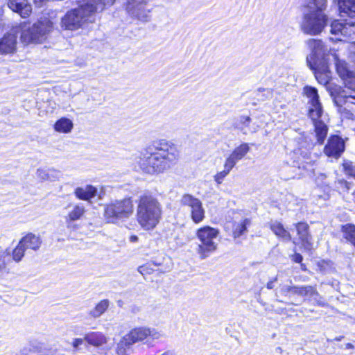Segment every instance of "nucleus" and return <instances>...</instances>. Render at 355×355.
<instances>
[{
    "mask_svg": "<svg viewBox=\"0 0 355 355\" xmlns=\"http://www.w3.org/2000/svg\"><path fill=\"white\" fill-rule=\"evenodd\" d=\"M153 153H141L133 163L137 171L155 175L163 173L175 165L180 157L177 146L168 141L160 140L154 145Z\"/></svg>",
    "mask_w": 355,
    "mask_h": 355,
    "instance_id": "nucleus-1",
    "label": "nucleus"
},
{
    "mask_svg": "<svg viewBox=\"0 0 355 355\" xmlns=\"http://www.w3.org/2000/svg\"><path fill=\"white\" fill-rule=\"evenodd\" d=\"M303 14L300 22V30L306 35H320L329 23L326 13L328 0H304L302 6Z\"/></svg>",
    "mask_w": 355,
    "mask_h": 355,
    "instance_id": "nucleus-2",
    "label": "nucleus"
},
{
    "mask_svg": "<svg viewBox=\"0 0 355 355\" xmlns=\"http://www.w3.org/2000/svg\"><path fill=\"white\" fill-rule=\"evenodd\" d=\"M162 207L157 198L144 193L137 200L136 220L144 230H153L162 219Z\"/></svg>",
    "mask_w": 355,
    "mask_h": 355,
    "instance_id": "nucleus-3",
    "label": "nucleus"
},
{
    "mask_svg": "<svg viewBox=\"0 0 355 355\" xmlns=\"http://www.w3.org/2000/svg\"><path fill=\"white\" fill-rule=\"evenodd\" d=\"M338 6L341 17H349L350 21L335 20L331 24L330 32L336 36L335 40H343L355 36V0H338Z\"/></svg>",
    "mask_w": 355,
    "mask_h": 355,
    "instance_id": "nucleus-4",
    "label": "nucleus"
},
{
    "mask_svg": "<svg viewBox=\"0 0 355 355\" xmlns=\"http://www.w3.org/2000/svg\"><path fill=\"white\" fill-rule=\"evenodd\" d=\"M304 93L309 98L307 102L308 116L314 125L317 141L323 144L328 132V127L322 120L323 109L319 100L318 91L315 87L306 86Z\"/></svg>",
    "mask_w": 355,
    "mask_h": 355,
    "instance_id": "nucleus-5",
    "label": "nucleus"
},
{
    "mask_svg": "<svg viewBox=\"0 0 355 355\" xmlns=\"http://www.w3.org/2000/svg\"><path fill=\"white\" fill-rule=\"evenodd\" d=\"M21 42L27 45L44 42L53 29V22L48 18L40 19L34 24L24 22L21 24Z\"/></svg>",
    "mask_w": 355,
    "mask_h": 355,
    "instance_id": "nucleus-6",
    "label": "nucleus"
},
{
    "mask_svg": "<svg viewBox=\"0 0 355 355\" xmlns=\"http://www.w3.org/2000/svg\"><path fill=\"white\" fill-rule=\"evenodd\" d=\"M218 229L205 225L196 230V236L198 240L196 253L201 259L209 257L216 252L218 246Z\"/></svg>",
    "mask_w": 355,
    "mask_h": 355,
    "instance_id": "nucleus-7",
    "label": "nucleus"
},
{
    "mask_svg": "<svg viewBox=\"0 0 355 355\" xmlns=\"http://www.w3.org/2000/svg\"><path fill=\"white\" fill-rule=\"evenodd\" d=\"M134 206L130 198L117 200L107 205L104 217L107 223H119L129 218L133 214Z\"/></svg>",
    "mask_w": 355,
    "mask_h": 355,
    "instance_id": "nucleus-8",
    "label": "nucleus"
},
{
    "mask_svg": "<svg viewBox=\"0 0 355 355\" xmlns=\"http://www.w3.org/2000/svg\"><path fill=\"white\" fill-rule=\"evenodd\" d=\"M305 45L310 51L306 56L308 66L315 67L317 64L329 62L335 52L329 49L321 40L308 39L305 41Z\"/></svg>",
    "mask_w": 355,
    "mask_h": 355,
    "instance_id": "nucleus-9",
    "label": "nucleus"
},
{
    "mask_svg": "<svg viewBox=\"0 0 355 355\" xmlns=\"http://www.w3.org/2000/svg\"><path fill=\"white\" fill-rule=\"evenodd\" d=\"M89 11L83 7L71 10L61 19V27L73 31L80 28L88 20Z\"/></svg>",
    "mask_w": 355,
    "mask_h": 355,
    "instance_id": "nucleus-10",
    "label": "nucleus"
},
{
    "mask_svg": "<svg viewBox=\"0 0 355 355\" xmlns=\"http://www.w3.org/2000/svg\"><path fill=\"white\" fill-rule=\"evenodd\" d=\"M182 206L187 207L189 216L195 224L202 223L205 218V209L202 202L191 194H184L180 200Z\"/></svg>",
    "mask_w": 355,
    "mask_h": 355,
    "instance_id": "nucleus-11",
    "label": "nucleus"
},
{
    "mask_svg": "<svg viewBox=\"0 0 355 355\" xmlns=\"http://www.w3.org/2000/svg\"><path fill=\"white\" fill-rule=\"evenodd\" d=\"M151 9V6L146 0H130L127 5L129 15L144 22L150 20Z\"/></svg>",
    "mask_w": 355,
    "mask_h": 355,
    "instance_id": "nucleus-12",
    "label": "nucleus"
},
{
    "mask_svg": "<svg viewBox=\"0 0 355 355\" xmlns=\"http://www.w3.org/2000/svg\"><path fill=\"white\" fill-rule=\"evenodd\" d=\"M332 59L335 62L338 74L345 80V87L347 89H355V76L349 70L347 64L339 58V55L334 52Z\"/></svg>",
    "mask_w": 355,
    "mask_h": 355,
    "instance_id": "nucleus-13",
    "label": "nucleus"
},
{
    "mask_svg": "<svg viewBox=\"0 0 355 355\" xmlns=\"http://www.w3.org/2000/svg\"><path fill=\"white\" fill-rule=\"evenodd\" d=\"M345 150V141L338 135H331L324 146L323 152L328 157L338 159Z\"/></svg>",
    "mask_w": 355,
    "mask_h": 355,
    "instance_id": "nucleus-14",
    "label": "nucleus"
},
{
    "mask_svg": "<svg viewBox=\"0 0 355 355\" xmlns=\"http://www.w3.org/2000/svg\"><path fill=\"white\" fill-rule=\"evenodd\" d=\"M250 151L249 144L243 143L235 148L232 153L226 158L225 164L233 168L236 163L241 160Z\"/></svg>",
    "mask_w": 355,
    "mask_h": 355,
    "instance_id": "nucleus-15",
    "label": "nucleus"
},
{
    "mask_svg": "<svg viewBox=\"0 0 355 355\" xmlns=\"http://www.w3.org/2000/svg\"><path fill=\"white\" fill-rule=\"evenodd\" d=\"M309 67L313 71L315 77L320 84L326 85L329 83L331 73L329 68V62L317 64L315 67Z\"/></svg>",
    "mask_w": 355,
    "mask_h": 355,
    "instance_id": "nucleus-16",
    "label": "nucleus"
},
{
    "mask_svg": "<svg viewBox=\"0 0 355 355\" xmlns=\"http://www.w3.org/2000/svg\"><path fill=\"white\" fill-rule=\"evenodd\" d=\"M8 6L23 18L30 16L32 6L28 0H8Z\"/></svg>",
    "mask_w": 355,
    "mask_h": 355,
    "instance_id": "nucleus-17",
    "label": "nucleus"
},
{
    "mask_svg": "<svg viewBox=\"0 0 355 355\" xmlns=\"http://www.w3.org/2000/svg\"><path fill=\"white\" fill-rule=\"evenodd\" d=\"M295 227L302 246L305 250H310L312 248V243L311 237L308 232V225L305 223H299Z\"/></svg>",
    "mask_w": 355,
    "mask_h": 355,
    "instance_id": "nucleus-18",
    "label": "nucleus"
},
{
    "mask_svg": "<svg viewBox=\"0 0 355 355\" xmlns=\"http://www.w3.org/2000/svg\"><path fill=\"white\" fill-rule=\"evenodd\" d=\"M17 40L13 34L6 35L0 40V53H12L15 51Z\"/></svg>",
    "mask_w": 355,
    "mask_h": 355,
    "instance_id": "nucleus-19",
    "label": "nucleus"
},
{
    "mask_svg": "<svg viewBox=\"0 0 355 355\" xmlns=\"http://www.w3.org/2000/svg\"><path fill=\"white\" fill-rule=\"evenodd\" d=\"M20 242L21 243V245H24L26 250L31 249L33 250H37L41 245L42 240L39 236L29 233L24 236L21 239Z\"/></svg>",
    "mask_w": 355,
    "mask_h": 355,
    "instance_id": "nucleus-20",
    "label": "nucleus"
},
{
    "mask_svg": "<svg viewBox=\"0 0 355 355\" xmlns=\"http://www.w3.org/2000/svg\"><path fill=\"white\" fill-rule=\"evenodd\" d=\"M128 340L132 345L147 339V327H137L132 329L128 334L125 335Z\"/></svg>",
    "mask_w": 355,
    "mask_h": 355,
    "instance_id": "nucleus-21",
    "label": "nucleus"
},
{
    "mask_svg": "<svg viewBox=\"0 0 355 355\" xmlns=\"http://www.w3.org/2000/svg\"><path fill=\"white\" fill-rule=\"evenodd\" d=\"M37 177L42 181H55L60 178V173L53 168H39L37 170Z\"/></svg>",
    "mask_w": 355,
    "mask_h": 355,
    "instance_id": "nucleus-22",
    "label": "nucleus"
},
{
    "mask_svg": "<svg viewBox=\"0 0 355 355\" xmlns=\"http://www.w3.org/2000/svg\"><path fill=\"white\" fill-rule=\"evenodd\" d=\"M251 221L249 218H244L233 225L232 234L234 239L239 238L247 232V227L250 226Z\"/></svg>",
    "mask_w": 355,
    "mask_h": 355,
    "instance_id": "nucleus-23",
    "label": "nucleus"
},
{
    "mask_svg": "<svg viewBox=\"0 0 355 355\" xmlns=\"http://www.w3.org/2000/svg\"><path fill=\"white\" fill-rule=\"evenodd\" d=\"M315 287L312 286H289L287 288L288 292H291L293 294L299 295L302 297H308L309 300L313 294H315Z\"/></svg>",
    "mask_w": 355,
    "mask_h": 355,
    "instance_id": "nucleus-24",
    "label": "nucleus"
},
{
    "mask_svg": "<svg viewBox=\"0 0 355 355\" xmlns=\"http://www.w3.org/2000/svg\"><path fill=\"white\" fill-rule=\"evenodd\" d=\"M341 234L346 242L355 248V225L351 223L342 225Z\"/></svg>",
    "mask_w": 355,
    "mask_h": 355,
    "instance_id": "nucleus-25",
    "label": "nucleus"
},
{
    "mask_svg": "<svg viewBox=\"0 0 355 355\" xmlns=\"http://www.w3.org/2000/svg\"><path fill=\"white\" fill-rule=\"evenodd\" d=\"M73 127V122L67 118H61L54 124V129L56 132L60 133H69Z\"/></svg>",
    "mask_w": 355,
    "mask_h": 355,
    "instance_id": "nucleus-26",
    "label": "nucleus"
},
{
    "mask_svg": "<svg viewBox=\"0 0 355 355\" xmlns=\"http://www.w3.org/2000/svg\"><path fill=\"white\" fill-rule=\"evenodd\" d=\"M270 228L275 235L285 241H290L291 239L290 233L284 229L283 225L277 221L271 223Z\"/></svg>",
    "mask_w": 355,
    "mask_h": 355,
    "instance_id": "nucleus-27",
    "label": "nucleus"
},
{
    "mask_svg": "<svg viewBox=\"0 0 355 355\" xmlns=\"http://www.w3.org/2000/svg\"><path fill=\"white\" fill-rule=\"evenodd\" d=\"M85 207L80 205H76L73 209L65 216V220L67 226H70V223L80 219L84 214Z\"/></svg>",
    "mask_w": 355,
    "mask_h": 355,
    "instance_id": "nucleus-28",
    "label": "nucleus"
},
{
    "mask_svg": "<svg viewBox=\"0 0 355 355\" xmlns=\"http://www.w3.org/2000/svg\"><path fill=\"white\" fill-rule=\"evenodd\" d=\"M105 193L104 187L101 185H90V205L101 200L105 196Z\"/></svg>",
    "mask_w": 355,
    "mask_h": 355,
    "instance_id": "nucleus-29",
    "label": "nucleus"
},
{
    "mask_svg": "<svg viewBox=\"0 0 355 355\" xmlns=\"http://www.w3.org/2000/svg\"><path fill=\"white\" fill-rule=\"evenodd\" d=\"M132 345L130 341L124 336L117 344L116 349L117 355H128Z\"/></svg>",
    "mask_w": 355,
    "mask_h": 355,
    "instance_id": "nucleus-30",
    "label": "nucleus"
},
{
    "mask_svg": "<svg viewBox=\"0 0 355 355\" xmlns=\"http://www.w3.org/2000/svg\"><path fill=\"white\" fill-rule=\"evenodd\" d=\"M115 0H90V13L101 12L106 6L112 5Z\"/></svg>",
    "mask_w": 355,
    "mask_h": 355,
    "instance_id": "nucleus-31",
    "label": "nucleus"
},
{
    "mask_svg": "<svg viewBox=\"0 0 355 355\" xmlns=\"http://www.w3.org/2000/svg\"><path fill=\"white\" fill-rule=\"evenodd\" d=\"M107 342V338L103 334L98 332L90 334V345L104 347Z\"/></svg>",
    "mask_w": 355,
    "mask_h": 355,
    "instance_id": "nucleus-32",
    "label": "nucleus"
},
{
    "mask_svg": "<svg viewBox=\"0 0 355 355\" xmlns=\"http://www.w3.org/2000/svg\"><path fill=\"white\" fill-rule=\"evenodd\" d=\"M110 305L108 300H103L100 301L94 307V309L90 311V315L94 318L100 317L105 311L107 309Z\"/></svg>",
    "mask_w": 355,
    "mask_h": 355,
    "instance_id": "nucleus-33",
    "label": "nucleus"
},
{
    "mask_svg": "<svg viewBox=\"0 0 355 355\" xmlns=\"http://www.w3.org/2000/svg\"><path fill=\"white\" fill-rule=\"evenodd\" d=\"M223 167H224V168L222 171L218 172L214 175V180L218 184H220L223 182L225 178L230 173V172L232 169L230 167H229L227 164H225V163H224Z\"/></svg>",
    "mask_w": 355,
    "mask_h": 355,
    "instance_id": "nucleus-34",
    "label": "nucleus"
},
{
    "mask_svg": "<svg viewBox=\"0 0 355 355\" xmlns=\"http://www.w3.org/2000/svg\"><path fill=\"white\" fill-rule=\"evenodd\" d=\"M76 197L82 200H89V186L85 188L77 187L74 191Z\"/></svg>",
    "mask_w": 355,
    "mask_h": 355,
    "instance_id": "nucleus-35",
    "label": "nucleus"
},
{
    "mask_svg": "<svg viewBox=\"0 0 355 355\" xmlns=\"http://www.w3.org/2000/svg\"><path fill=\"white\" fill-rule=\"evenodd\" d=\"M26 248L19 241L18 245L15 248L12 252L13 259L16 261H19L24 255Z\"/></svg>",
    "mask_w": 355,
    "mask_h": 355,
    "instance_id": "nucleus-36",
    "label": "nucleus"
},
{
    "mask_svg": "<svg viewBox=\"0 0 355 355\" xmlns=\"http://www.w3.org/2000/svg\"><path fill=\"white\" fill-rule=\"evenodd\" d=\"M163 337V334L159 331L158 330L153 328H148L147 327V341L146 343L149 342V340H159L161 338Z\"/></svg>",
    "mask_w": 355,
    "mask_h": 355,
    "instance_id": "nucleus-37",
    "label": "nucleus"
},
{
    "mask_svg": "<svg viewBox=\"0 0 355 355\" xmlns=\"http://www.w3.org/2000/svg\"><path fill=\"white\" fill-rule=\"evenodd\" d=\"M317 270L321 272H326L331 268V262L329 261L321 260L317 264Z\"/></svg>",
    "mask_w": 355,
    "mask_h": 355,
    "instance_id": "nucleus-38",
    "label": "nucleus"
},
{
    "mask_svg": "<svg viewBox=\"0 0 355 355\" xmlns=\"http://www.w3.org/2000/svg\"><path fill=\"white\" fill-rule=\"evenodd\" d=\"M315 294H313V296L311 297V300H313L315 304H318L320 306H324L327 303L324 298L319 294V293L315 289Z\"/></svg>",
    "mask_w": 355,
    "mask_h": 355,
    "instance_id": "nucleus-39",
    "label": "nucleus"
},
{
    "mask_svg": "<svg viewBox=\"0 0 355 355\" xmlns=\"http://www.w3.org/2000/svg\"><path fill=\"white\" fill-rule=\"evenodd\" d=\"M352 92L349 94H347V92H344L346 93L345 95V104L349 107V104H354L355 105V89H351Z\"/></svg>",
    "mask_w": 355,
    "mask_h": 355,
    "instance_id": "nucleus-40",
    "label": "nucleus"
},
{
    "mask_svg": "<svg viewBox=\"0 0 355 355\" xmlns=\"http://www.w3.org/2000/svg\"><path fill=\"white\" fill-rule=\"evenodd\" d=\"M345 173L355 178V164L352 162L345 163L344 164Z\"/></svg>",
    "mask_w": 355,
    "mask_h": 355,
    "instance_id": "nucleus-41",
    "label": "nucleus"
},
{
    "mask_svg": "<svg viewBox=\"0 0 355 355\" xmlns=\"http://www.w3.org/2000/svg\"><path fill=\"white\" fill-rule=\"evenodd\" d=\"M352 59L355 61V43H351L347 46Z\"/></svg>",
    "mask_w": 355,
    "mask_h": 355,
    "instance_id": "nucleus-42",
    "label": "nucleus"
},
{
    "mask_svg": "<svg viewBox=\"0 0 355 355\" xmlns=\"http://www.w3.org/2000/svg\"><path fill=\"white\" fill-rule=\"evenodd\" d=\"M259 92L264 93L263 95L266 96V98H270L272 96V91L269 89H259Z\"/></svg>",
    "mask_w": 355,
    "mask_h": 355,
    "instance_id": "nucleus-43",
    "label": "nucleus"
},
{
    "mask_svg": "<svg viewBox=\"0 0 355 355\" xmlns=\"http://www.w3.org/2000/svg\"><path fill=\"white\" fill-rule=\"evenodd\" d=\"M346 110V108H343V111L342 110V107L340 106V108H339V111L344 115L345 117L347 118V119H353V114L351 113V112H344V111Z\"/></svg>",
    "mask_w": 355,
    "mask_h": 355,
    "instance_id": "nucleus-44",
    "label": "nucleus"
},
{
    "mask_svg": "<svg viewBox=\"0 0 355 355\" xmlns=\"http://www.w3.org/2000/svg\"><path fill=\"white\" fill-rule=\"evenodd\" d=\"M292 259L293 261L296 262V263H301L303 258H302V256L300 254H298V253H295V254H293L292 256Z\"/></svg>",
    "mask_w": 355,
    "mask_h": 355,
    "instance_id": "nucleus-45",
    "label": "nucleus"
},
{
    "mask_svg": "<svg viewBox=\"0 0 355 355\" xmlns=\"http://www.w3.org/2000/svg\"><path fill=\"white\" fill-rule=\"evenodd\" d=\"M83 343V339H81V338H76L73 340V347L77 348V347H78L79 345H82Z\"/></svg>",
    "mask_w": 355,
    "mask_h": 355,
    "instance_id": "nucleus-46",
    "label": "nucleus"
},
{
    "mask_svg": "<svg viewBox=\"0 0 355 355\" xmlns=\"http://www.w3.org/2000/svg\"><path fill=\"white\" fill-rule=\"evenodd\" d=\"M138 240H139V238H138V236H136V235H132V236H130V238H129V241H130V242H131V243H136V242H137V241H138Z\"/></svg>",
    "mask_w": 355,
    "mask_h": 355,
    "instance_id": "nucleus-47",
    "label": "nucleus"
},
{
    "mask_svg": "<svg viewBox=\"0 0 355 355\" xmlns=\"http://www.w3.org/2000/svg\"><path fill=\"white\" fill-rule=\"evenodd\" d=\"M4 26H5V22L3 21V18L0 15V33H1L3 31Z\"/></svg>",
    "mask_w": 355,
    "mask_h": 355,
    "instance_id": "nucleus-48",
    "label": "nucleus"
},
{
    "mask_svg": "<svg viewBox=\"0 0 355 355\" xmlns=\"http://www.w3.org/2000/svg\"><path fill=\"white\" fill-rule=\"evenodd\" d=\"M241 121L242 123H245L247 122H249L250 121V118L249 116H241Z\"/></svg>",
    "mask_w": 355,
    "mask_h": 355,
    "instance_id": "nucleus-49",
    "label": "nucleus"
},
{
    "mask_svg": "<svg viewBox=\"0 0 355 355\" xmlns=\"http://www.w3.org/2000/svg\"><path fill=\"white\" fill-rule=\"evenodd\" d=\"M5 266L4 261L2 259V255L0 254V270H2Z\"/></svg>",
    "mask_w": 355,
    "mask_h": 355,
    "instance_id": "nucleus-50",
    "label": "nucleus"
},
{
    "mask_svg": "<svg viewBox=\"0 0 355 355\" xmlns=\"http://www.w3.org/2000/svg\"><path fill=\"white\" fill-rule=\"evenodd\" d=\"M161 355H175V352L171 350H167L162 353Z\"/></svg>",
    "mask_w": 355,
    "mask_h": 355,
    "instance_id": "nucleus-51",
    "label": "nucleus"
},
{
    "mask_svg": "<svg viewBox=\"0 0 355 355\" xmlns=\"http://www.w3.org/2000/svg\"><path fill=\"white\" fill-rule=\"evenodd\" d=\"M267 288L268 289H272L273 288V282H270L267 284Z\"/></svg>",
    "mask_w": 355,
    "mask_h": 355,
    "instance_id": "nucleus-52",
    "label": "nucleus"
},
{
    "mask_svg": "<svg viewBox=\"0 0 355 355\" xmlns=\"http://www.w3.org/2000/svg\"><path fill=\"white\" fill-rule=\"evenodd\" d=\"M345 348L346 349H353L354 348V345L352 344H351V343H347L345 345Z\"/></svg>",
    "mask_w": 355,
    "mask_h": 355,
    "instance_id": "nucleus-53",
    "label": "nucleus"
},
{
    "mask_svg": "<svg viewBox=\"0 0 355 355\" xmlns=\"http://www.w3.org/2000/svg\"><path fill=\"white\" fill-rule=\"evenodd\" d=\"M343 336L336 337L335 338V340L340 341L343 339Z\"/></svg>",
    "mask_w": 355,
    "mask_h": 355,
    "instance_id": "nucleus-54",
    "label": "nucleus"
},
{
    "mask_svg": "<svg viewBox=\"0 0 355 355\" xmlns=\"http://www.w3.org/2000/svg\"><path fill=\"white\" fill-rule=\"evenodd\" d=\"M92 98H93L94 101H98V98H96L94 96H92Z\"/></svg>",
    "mask_w": 355,
    "mask_h": 355,
    "instance_id": "nucleus-55",
    "label": "nucleus"
},
{
    "mask_svg": "<svg viewBox=\"0 0 355 355\" xmlns=\"http://www.w3.org/2000/svg\"><path fill=\"white\" fill-rule=\"evenodd\" d=\"M338 98H336V99H335V102H336V103H337V104H338Z\"/></svg>",
    "mask_w": 355,
    "mask_h": 355,
    "instance_id": "nucleus-56",
    "label": "nucleus"
}]
</instances>
